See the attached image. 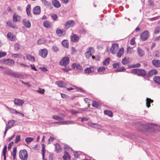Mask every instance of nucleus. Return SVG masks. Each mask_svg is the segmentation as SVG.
I'll return each instance as SVG.
<instances>
[{
	"label": "nucleus",
	"mask_w": 160,
	"mask_h": 160,
	"mask_svg": "<svg viewBox=\"0 0 160 160\" xmlns=\"http://www.w3.org/2000/svg\"><path fill=\"white\" fill-rule=\"evenodd\" d=\"M141 66V64L139 63H138L132 65V68H137Z\"/></svg>",
	"instance_id": "nucleus-62"
},
{
	"label": "nucleus",
	"mask_w": 160,
	"mask_h": 160,
	"mask_svg": "<svg viewBox=\"0 0 160 160\" xmlns=\"http://www.w3.org/2000/svg\"><path fill=\"white\" fill-rule=\"evenodd\" d=\"M55 83L58 87L62 88L64 87L66 85L65 83L62 81H57Z\"/></svg>",
	"instance_id": "nucleus-23"
},
{
	"label": "nucleus",
	"mask_w": 160,
	"mask_h": 160,
	"mask_svg": "<svg viewBox=\"0 0 160 160\" xmlns=\"http://www.w3.org/2000/svg\"><path fill=\"white\" fill-rule=\"evenodd\" d=\"M122 63L123 65H126L128 63V60L125 57L122 59Z\"/></svg>",
	"instance_id": "nucleus-51"
},
{
	"label": "nucleus",
	"mask_w": 160,
	"mask_h": 160,
	"mask_svg": "<svg viewBox=\"0 0 160 160\" xmlns=\"http://www.w3.org/2000/svg\"><path fill=\"white\" fill-rule=\"evenodd\" d=\"M75 122L73 121H66L63 122H54L55 124H59L60 125L74 124Z\"/></svg>",
	"instance_id": "nucleus-9"
},
{
	"label": "nucleus",
	"mask_w": 160,
	"mask_h": 160,
	"mask_svg": "<svg viewBox=\"0 0 160 160\" xmlns=\"http://www.w3.org/2000/svg\"><path fill=\"white\" fill-rule=\"evenodd\" d=\"M131 73L137 74L139 76L142 77H147V74L146 71L144 69H134L131 71Z\"/></svg>",
	"instance_id": "nucleus-1"
},
{
	"label": "nucleus",
	"mask_w": 160,
	"mask_h": 160,
	"mask_svg": "<svg viewBox=\"0 0 160 160\" xmlns=\"http://www.w3.org/2000/svg\"><path fill=\"white\" fill-rule=\"evenodd\" d=\"M52 50L53 51L57 52L58 51V49L57 46H54L52 47Z\"/></svg>",
	"instance_id": "nucleus-60"
},
{
	"label": "nucleus",
	"mask_w": 160,
	"mask_h": 160,
	"mask_svg": "<svg viewBox=\"0 0 160 160\" xmlns=\"http://www.w3.org/2000/svg\"><path fill=\"white\" fill-rule=\"evenodd\" d=\"M13 71L11 70H9L5 71L4 72V74H5L11 76Z\"/></svg>",
	"instance_id": "nucleus-38"
},
{
	"label": "nucleus",
	"mask_w": 160,
	"mask_h": 160,
	"mask_svg": "<svg viewBox=\"0 0 160 160\" xmlns=\"http://www.w3.org/2000/svg\"><path fill=\"white\" fill-rule=\"evenodd\" d=\"M153 81L156 83L160 84V77L155 76L153 78Z\"/></svg>",
	"instance_id": "nucleus-29"
},
{
	"label": "nucleus",
	"mask_w": 160,
	"mask_h": 160,
	"mask_svg": "<svg viewBox=\"0 0 160 160\" xmlns=\"http://www.w3.org/2000/svg\"><path fill=\"white\" fill-rule=\"evenodd\" d=\"M7 147L6 145H5L4 146V148L3 149V155L6 154V152H7Z\"/></svg>",
	"instance_id": "nucleus-61"
},
{
	"label": "nucleus",
	"mask_w": 160,
	"mask_h": 160,
	"mask_svg": "<svg viewBox=\"0 0 160 160\" xmlns=\"http://www.w3.org/2000/svg\"><path fill=\"white\" fill-rule=\"evenodd\" d=\"M119 48V46L118 44H112L110 49V52L112 54L116 53Z\"/></svg>",
	"instance_id": "nucleus-6"
},
{
	"label": "nucleus",
	"mask_w": 160,
	"mask_h": 160,
	"mask_svg": "<svg viewBox=\"0 0 160 160\" xmlns=\"http://www.w3.org/2000/svg\"><path fill=\"white\" fill-rule=\"evenodd\" d=\"M48 53V50L46 48H44L39 50V55L43 58H45L47 56Z\"/></svg>",
	"instance_id": "nucleus-7"
},
{
	"label": "nucleus",
	"mask_w": 160,
	"mask_h": 160,
	"mask_svg": "<svg viewBox=\"0 0 160 160\" xmlns=\"http://www.w3.org/2000/svg\"><path fill=\"white\" fill-rule=\"evenodd\" d=\"M23 22L24 26L27 28L30 27L31 24L29 20H27L26 19L23 20Z\"/></svg>",
	"instance_id": "nucleus-19"
},
{
	"label": "nucleus",
	"mask_w": 160,
	"mask_h": 160,
	"mask_svg": "<svg viewBox=\"0 0 160 160\" xmlns=\"http://www.w3.org/2000/svg\"><path fill=\"white\" fill-rule=\"evenodd\" d=\"M155 124H148V126H147L146 128V129H148L150 128H154V127L155 126Z\"/></svg>",
	"instance_id": "nucleus-45"
},
{
	"label": "nucleus",
	"mask_w": 160,
	"mask_h": 160,
	"mask_svg": "<svg viewBox=\"0 0 160 160\" xmlns=\"http://www.w3.org/2000/svg\"><path fill=\"white\" fill-rule=\"evenodd\" d=\"M11 76L15 78H21L22 77V75L17 72H14L13 71L12 72Z\"/></svg>",
	"instance_id": "nucleus-22"
},
{
	"label": "nucleus",
	"mask_w": 160,
	"mask_h": 160,
	"mask_svg": "<svg viewBox=\"0 0 160 160\" xmlns=\"http://www.w3.org/2000/svg\"><path fill=\"white\" fill-rule=\"evenodd\" d=\"M17 152V148L14 147L13 148V151L12 153V156L13 159L15 160L16 158V156Z\"/></svg>",
	"instance_id": "nucleus-28"
},
{
	"label": "nucleus",
	"mask_w": 160,
	"mask_h": 160,
	"mask_svg": "<svg viewBox=\"0 0 160 160\" xmlns=\"http://www.w3.org/2000/svg\"><path fill=\"white\" fill-rule=\"evenodd\" d=\"M30 5L29 4H28L26 8V12L28 15L29 16H30L31 15V13H30Z\"/></svg>",
	"instance_id": "nucleus-32"
},
{
	"label": "nucleus",
	"mask_w": 160,
	"mask_h": 160,
	"mask_svg": "<svg viewBox=\"0 0 160 160\" xmlns=\"http://www.w3.org/2000/svg\"><path fill=\"white\" fill-rule=\"evenodd\" d=\"M160 32V27L159 26H157L154 29V33L158 34Z\"/></svg>",
	"instance_id": "nucleus-39"
},
{
	"label": "nucleus",
	"mask_w": 160,
	"mask_h": 160,
	"mask_svg": "<svg viewBox=\"0 0 160 160\" xmlns=\"http://www.w3.org/2000/svg\"><path fill=\"white\" fill-rule=\"evenodd\" d=\"M24 102L22 100L18 98H15L14 100V103L15 105L21 106L23 104Z\"/></svg>",
	"instance_id": "nucleus-12"
},
{
	"label": "nucleus",
	"mask_w": 160,
	"mask_h": 160,
	"mask_svg": "<svg viewBox=\"0 0 160 160\" xmlns=\"http://www.w3.org/2000/svg\"><path fill=\"white\" fill-rule=\"evenodd\" d=\"M71 40L73 42H77L79 39V37L75 34H72L71 36Z\"/></svg>",
	"instance_id": "nucleus-15"
},
{
	"label": "nucleus",
	"mask_w": 160,
	"mask_h": 160,
	"mask_svg": "<svg viewBox=\"0 0 160 160\" xmlns=\"http://www.w3.org/2000/svg\"><path fill=\"white\" fill-rule=\"evenodd\" d=\"M55 139V138L52 137H50L48 140V143L50 144L51 142H53Z\"/></svg>",
	"instance_id": "nucleus-57"
},
{
	"label": "nucleus",
	"mask_w": 160,
	"mask_h": 160,
	"mask_svg": "<svg viewBox=\"0 0 160 160\" xmlns=\"http://www.w3.org/2000/svg\"><path fill=\"white\" fill-rule=\"evenodd\" d=\"M104 113L106 115H108L110 117H111L112 116V113L111 111L105 110L104 111Z\"/></svg>",
	"instance_id": "nucleus-37"
},
{
	"label": "nucleus",
	"mask_w": 160,
	"mask_h": 160,
	"mask_svg": "<svg viewBox=\"0 0 160 160\" xmlns=\"http://www.w3.org/2000/svg\"><path fill=\"white\" fill-rule=\"evenodd\" d=\"M105 69V68L104 67H102L99 68L97 70L99 72H102L104 71Z\"/></svg>",
	"instance_id": "nucleus-55"
},
{
	"label": "nucleus",
	"mask_w": 160,
	"mask_h": 160,
	"mask_svg": "<svg viewBox=\"0 0 160 160\" xmlns=\"http://www.w3.org/2000/svg\"><path fill=\"white\" fill-rule=\"evenodd\" d=\"M61 70L66 72H68L71 70V68L68 67H65L63 68H62Z\"/></svg>",
	"instance_id": "nucleus-44"
},
{
	"label": "nucleus",
	"mask_w": 160,
	"mask_h": 160,
	"mask_svg": "<svg viewBox=\"0 0 160 160\" xmlns=\"http://www.w3.org/2000/svg\"><path fill=\"white\" fill-rule=\"evenodd\" d=\"M146 106L148 108L150 106V104L153 102V100L148 98H146Z\"/></svg>",
	"instance_id": "nucleus-26"
},
{
	"label": "nucleus",
	"mask_w": 160,
	"mask_h": 160,
	"mask_svg": "<svg viewBox=\"0 0 160 160\" xmlns=\"http://www.w3.org/2000/svg\"><path fill=\"white\" fill-rule=\"evenodd\" d=\"M86 52L85 53V55L87 58L89 59L90 57V48H88Z\"/></svg>",
	"instance_id": "nucleus-36"
},
{
	"label": "nucleus",
	"mask_w": 160,
	"mask_h": 160,
	"mask_svg": "<svg viewBox=\"0 0 160 160\" xmlns=\"http://www.w3.org/2000/svg\"><path fill=\"white\" fill-rule=\"evenodd\" d=\"M7 25L10 27V28H12L13 29L15 28H16L15 26L12 23V22L10 21H8L7 22Z\"/></svg>",
	"instance_id": "nucleus-34"
},
{
	"label": "nucleus",
	"mask_w": 160,
	"mask_h": 160,
	"mask_svg": "<svg viewBox=\"0 0 160 160\" xmlns=\"http://www.w3.org/2000/svg\"><path fill=\"white\" fill-rule=\"evenodd\" d=\"M85 73L89 74L90 73V67L87 68L84 70Z\"/></svg>",
	"instance_id": "nucleus-56"
},
{
	"label": "nucleus",
	"mask_w": 160,
	"mask_h": 160,
	"mask_svg": "<svg viewBox=\"0 0 160 160\" xmlns=\"http://www.w3.org/2000/svg\"><path fill=\"white\" fill-rule=\"evenodd\" d=\"M110 59L109 58H107L103 62V64L104 65H106L109 63Z\"/></svg>",
	"instance_id": "nucleus-43"
},
{
	"label": "nucleus",
	"mask_w": 160,
	"mask_h": 160,
	"mask_svg": "<svg viewBox=\"0 0 160 160\" xmlns=\"http://www.w3.org/2000/svg\"><path fill=\"white\" fill-rule=\"evenodd\" d=\"M126 70V69L124 67H122L118 69H117L116 71L117 72H122L125 71Z\"/></svg>",
	"instance_id": "nucleus-59"
},
{
	"label": "nucleus",
	"mask_w": 160,
	"mask_h": 160,
	"mask_svg": "<svg viewBox=\"0 0 160 160\" xmlns=\"http://www.w3.org/2000/svg\"><path fill=\"white\" fill-rule=\"evenodd\" d=\"M124 49L123 48H122L120 49L117 53V56L120 58L124 53Z\"/></svg>",
	"instance_id": "nucleus-27"
},
{
	"label": "nucleus",
	"mask_w": 160,
	"mask_h": 160,
	"mask_svg": "<svg viewBox=\"0 0 160 160\" xmlns=\"http://www.w3.org/2000/svg\"><path fill=\"white\" fill-rule=\"evenodd\" d=\"M7 36L8 38L11 41H14L15 38V37L10 32L8 33Z\"/></svg>",
	"instance_id": "nucleus-18"
},
{
	"label": "nucleus",
	"mask_w": 160,
	"mask_h": 160,
	"mask_svg": "<svg viewBox=\"0 0 160 160\" xmlns=\"http://www.w3.org/2000/svg\"><path fill=\"white\" fill-rule=\"evenodd\" d=\"M41 1L46 7H49L50 5L49 2L47 1L46 0H41Z\"/></svg>",
	"instance_id": "nucleus-41"
},
{
	"label": "nucleus",
	"mask_w": 160,
	"mask_h": 160,
	"mask_svg": "<svg viewBox=\"0 0 160 160\" xmlns=\"http://www.w3.org/2000/svg\"><path fill=\"white\" fill-rule=\"evenodd\" d=\"M137 53L138 55L140 57H142L144 55V52L142 49L139 47H138V48Z\"/></svg>",
	"instance_id": "nucleus-21"
},
{
	"label": "nucleus",
	"mask_w": 160,
	"mask_h": 160,
	"mask_svg": "<svg viewBox=\"0 0 160 160\" xmlns=\"http://www.w3.org/2000/svg\"><path fill=\"white\" fill-rule=\"evenodd\" d=\"M44 26L47 28H50L52 26V23L49 21H46L43 23Z\"/></svg>",
	"instance_id": "nucleus-20"
},
{
	"label": "nucleus",
	"mask_w": 160,
	"mask_h": 160,
	"mask_svg": "<svg viewBox=\"0 0 160 160\" xmlns=\"http://www.w3.org/2000/svg\"><path fill=\"white\" fill-rule=\"evenodd\" d=\"M57 35L59 36H61L63 35L64 31L61 29H58L56 32Z\"/></svg>",
	"instance_id": "nucleus-30"
},
{
	"label": "nucleus",
	"mask_w": 160,
	"mask_h": 160,
	"mask_svg": "<svg viewBox=\"0 0 160 160\" xmlns=\"http://www.w3.org/2000/svg\"><path fill=\"white\" fill-rule=\"evenodd\" d=\"M37 91L40 93L43 94L44 93L45 90L44 89H42L40 88H39V89L37 90Z\"/></svg>",
	"instance_id": "nucleus-50"
},
{
	"label": "nucleus",
	"mask_w": 160,
	"mask_h": 160,
	"mask_svg": "<svg viewBox=\"0 0 160 160\" xmlns=\"http://www.w3.org/2000/svg\"><path fill=\"white\" fill-rule=\"evenodd\" d=\"M55 151L56 152L58 153L61 152V148L60 146L58 143H56L55 144Z\"/></svg>",
	"instance_id": "nucleus-24"
},
{
	"label": "nucleus",
	"mask_w": 160,
	"mask_h": 160,
	"mask_svg": "<svg viewBox=\"0 0 160 160\" xmlns=\"http://www.w3.org/2000/svg\"><path fill=\"white\" fill-rule=\"evenodd\" d=\"M7 55V53L6 52H2L0 51V58L4 57Z\"/></svg>",
	"instance_id": "nucleus-49"
},
{
	"label": "nucleus",
	"mask_w": 160,
	"mask_h": 160,
	"mask_svg": "<svg viewBox=\"0 0 160 160\" xmlns=\"http://www.w3.org/2000/svg\"><path fill=\"white\" fill-rule=\"evenodd\" d=\"M62 97L63 98H67L68 97V96L65 94H61Z\"/></svg>",
	"instance_id": "nucleus-63"
},
{
	"label": "nucleus",
	"mask_w": 160,
	"mask_h": 160,
	"mask_svg": "<svg viewBox=\"0 0 160 160\" xmlns=\"http://www.w3.org/2000/svg\"><path fill=\"white\" fill-rule=\"evenodd\" d=\"M149 36V33L148 31L146 30L143 32L140 36L141 39L142 41L146 40L148 38Z\"/></svg>",
	"instance_id": "nucleus-3"
},
{
	"label": "nucleus",
	"mask_w": 160,
	"mask_h": 160,
	"mask_svg": "<svg viewBox=\"0 0 160 160\" xmlns=\"http://www.w3.org/2000/svg\"><path fill=\"white\" fill-rule=\"evenodd\" d=\"M20 48L19 45L18 43H16L14 45V49L15 51H18Z\"/></svg>",
	"instance_id": "nucleus-48"
},
{
	"label": "nucleus",
	"mask_w": 160,
	"mask_h": 160,
	"mask_svg": "<svg viewBox=\"0 0 160 160\" xmlns=\"http://www.w3.org/2000/svg\"><path fill=\"white\" fill-rule=\"evenodd\" d=\"M152 64L155 67H160V61L158 60H153L152 61Z\"/></svg>",
	"instance_id": "nucleus-17"
},
{
	"label": "nucleus",
	"mask_w": 160,
	"mask_h": 160,
	"mask_svg": "<svg viewBox=\"0 0 160 160\" xmlns=\"http://www.w3.org/2000/svg\"><path fill=\"white\" fill-rule=\"evenodd\" d=\"M52 3L53 5L57 8H58L61 6L60 3L58 0H53Z\"/></svg>",
	"instance_id": "nucleus-16"
},
{
	"label": "nucleus",
	"mask_w": 160,
	"mask_h": 160,
	"mask_svg": "<svg viewBox=\"0 0 160 160\" xmlns=\"http://www.w3.org/2000/svg\"><path fill=\"white\" fill-rule=\"evenodd\" d=\"M41 12L40 7L37 6L34 8L33 9V13L36 15L39 14Z\"/></svg>",
	"instance_id": "nucleus-11"
},
{
	"label": "nucleus",
	"mask_w": 160,
	"mask_h": 160,
	"mask_svg": "<svg viewBox=\"0 0 160 160\" xmlns=\"http://www.w3.org/2000/svg\"><path fill=\"white\" fill-rule=\"evenodd\" d=\"M33 140V138L31 137L27 138L25 139V141L27 144L29 143Z\"/></svg>",
	"instance_id": "nucleus-40"
},
{
	"label": "nucleus",
	"mask_w": 160,
	"mask_h": 160,
	"mask_svg": "<svg viewBox=\"0 0 160 160\" xmlns=\"http://www.w3.org/2000/svg\"><path fill=\"white\" fill-rule=\"evenodd\" d=\"M158 71L155 69H153L149 70L147 74V77L149 78L153 76L158 74Z\"/></svg>",
	"instance_id": "nucleus-5"
},
{
	"label": "nucleus",
	"mask_w": 160,
	"mask_h": 160,
	"mask_svg": "<svg viewBox=\"0 0 160 160\" xmlns=\"http://www.w3.org/2000/svg\"><path fill=\"white\" fill-rule=\"evenodd\" d=\"M13 21L14 22H19L21 20L20 17L16 13H14L13 15Z\"/></svg>",
	"instance_id": "nucleus-13"
},
{
	"label": "nucleus",
	"mask_w": 160,
	"mask_h": 160,
	"mask_svg": "<svg viewBox=\"0 0 160 160\" xmlns=\"http://www.w3.org/2000/svg\"><path fill=\"white\" fill-rule=\"evenodd\" d=\"M75 22L72 20H69L66 22L65 24V28L68 29L69 28L73 27L75 25Z\"/></svg>",
	"instance_id": "nucleus-8"
},
{
	"label": "nucleus",
	"mask_w": 160,
	"mask_h": 160,
	"mask_svg": "<svg viewBox=\"0 0 160 160\" xmlns=\"http://www.w3.org/2000/svg\"><path fill=\"white\" fill-rule=\"evenodd\" d=\"M72 68L74 70H77L78 71H80L82 70V67L78 64L74 63L72 65Z\"/></svg>",
	"instance_id": "nucleus-10"
},
{
	"label": "nucleus",
	"mask_w": 160,
	"mask_h": 160,
	"mask_svg": "<svg viewBox=\"0 0 160 160\" xmlns=\"http://www.w3.org/2000/svg\"><path fill=\"white\" fill-rule=\"evenodd\" d=\"M26 57L27 59L30 60L32 62L35 61V58L33 56H32L29 54H26Z\"/></svg>",
	"instance_id": "nucleus-25"
},
{
	"label": "nucleus",
	"mask_w": 160,
	"mask_h": 160,
	"mask_svg": "<svg viewBox=\"0 0 160 160\" xmlns=\"http://www.w3.org/2000/svg\"><path fill=\"white\" fill-rule=\"evenodd\" d=\"M10 111L11 113H15L16 114H18V111H17L16 109H14L10 108Z\"/></svg>",
	"instance_id": "nucleus-54"
},
{
	"label": "nucleus",
	"mask_w": 160,
	"mask_h": 160,
	"mask_svg": "<svg viewBox=\"0 0 160 160\" xmlns=\"http://www.w3.org/2000/svg\"><path fill=\"white\" fill-rule=\"evenodd\" d=\"M148 5L151 7H153L154 3L152 0H149L148 1Z\"/></svg>",
	"instance_id": "nucleus-52"
},
{
	"label": "nucleus",
	"mask_w": 160,
	"mask_h": 160,
	"mask_svg": "<svg viewBox=\"0 0 160 160\" xmlns=\"http://www.w3.org/2000/svg\"><path fill=\"white\" fill-rule=\"evenodd\" d=\"M52 19L54 20H56L58 18V16L56 14H53L51 15Z\"/></svg>",
	"instance_id": "nucleus-47"
},
{
	"label": "nucleus",
	"mask_w": 160,
	"mask_h": 160,
	"mask_svg": "<svg viewBox=\"0 0 160 160\" xmlns=\"http://www.w3.org/2000/svg\"><path fill=\"white\" fill-rule=\"evenodd\" d=\"M20 140V136L19 135L17 136L16 138L15 142L17 143Z\"/></svg>",
	"instance_id": "nucleus-58"
},
{
	"label": "nucleus",
	"mask_w": 160,
	"mask_h": 160,
	"mask_svg": "<svg viewBox=\"0 0 160 160\" xmlns=\"http://www.w3.org/2000/svg\"><path fill=\"white\" fill-rule=\"evenodd\" d=\"M43 42V40L41 39H40L38 40L37 42V43L38 44H42Z\"/></svg>",
	"instance_id": "nucleus-64"
},
{
	"label": "nucleus",
	"mask_w": 160,
	"mask_h": 160,
	"mask_svg": "<svg viewBox=\"0 0 160 160\" xmlns=\"http://www.w3.org/2000/svg\"><path fill=\"white\" fill-rule=\"evenodd\" d=\"M19 157L22 160H27L28 158L27 151L25 149L21 150L19 152Z\"/></svg>",
	"instance_id": "nucleus-2"
},
{
	"label": "nucleus",
	"mask_w": 160,
	"mask_h": 160,
	"mask_svg": "<svg viewBox=\"0 0 160 160\" xmlns=\"http://www.w3.org/2000/svg\"><path fill=\"white\" fill-rule=\"evenodd\" d=\"M63 158L64 160L70 159V156L68 153L65 152L64 155L63 157Z\"/></svg>",
	"instance_id": "nucleus-31"
},
{
	"label": "nucleus",
	"mask_w": 160,
	"mask_h": 160,
	"mask_svg": "<svg viewBox=\"0 0 160 160\" xmlns=\"http://www.w3.org/2000/svg\"><path fill=\"white\" fill-rule=\"evenodd\" d=\"M42 158L43 159H44V154L45 152V150L44 148V144H43L42 145Z\"/></svg>",
	"instance_id": "nucleus-42"
},
{
	"label": "nucleus",
	"mask_w": 160,
	"mask_h": 160,
	"mask_svg": "<svg viewBox=\"0 0 160 160\" xmlns=\"http://www.w3.org/2000/svg\"><path fill=\"white\" fill-rule=\"evenodd\" d=\"M69 62V59L68 57H64L59 62V64L61 66H66Z\"/></svg>",
	"instance_id": "nucleus-4"
},
{
	"label": "nucleus",
	"mask_w": 160,
	"mask_h": 160,
	"mask_svg": "<svg viewBox=\"0 0 160 160\" xmlns=\"http://www.w3.org/2000/svg\"><path fill=\"white\" fill-rule=\"evenodd\" d=\"M92 106L94 107L98 108L100 107V104L98 102L93 101L92 102Z\"/></svg>",
	"instance_id": "nucleus-33"
},
{
	"label": "nucleus",
	"mask_w": 160,
	"mask_h": 160,
	"mask_svg": "<svg viewBox=\"0 0 160 160\" xmlns=\"http://www.w3.org/2000/svg\"><path fill=\"white\" fill-rule=\"evenodd\" d=\"M4 62L5 64L8 66H12L14 63V62L13 60L9 59L5 60Z\"/></svg>",
	"instance_id": "nucleus-14"
},
{
	"label": "nucleus",
	"mask_w": 160,
	"mask_h": 160,
	"mask_svg": "<svg viewBox=\"0 0 160 160\" xmlns=\"http://www.w3.org/2000/svg\"><path fill=\"white\" fill-rule=\"evenodd\" d=\"M62 44L63 47L66 48H68V45L67 40H63L62 42Z\"/></svg>",
	"instance_id": "nucleus-35"
},
{
	"label": "nucleus",
	"mask_w": 160,
	"mask_h": 160,
	"mask_svg": "<svg viewBox=\"0 0 160 160\" xmlns=\"http://www.w3.org/2000/svg\"><path fill=\"white\" fill-rule=\"evenodd\" d=\"M53 118L54 119L58 120H60L62 119V118L61 117H58L56 115H54L53 117Z\"/></svg>",
	"instance_id": "nucleus-53"
},
{
	"label": "nucleus",
	"mask_w": 160,
	"mask_h": 160,
	"mask_svg": "<svg viewBox=\"0 0 160 160\" xmlns=\"http://www.w3.org/2000/svg\"><path fill=\"white\" fill-rule=\"evenodd\" d=\"M14 122V121L13 120H12L8 121V125L12 127L13 126Z\"/></svg>",
	"instance_id": "nucleus-46"
}]
</instances>
